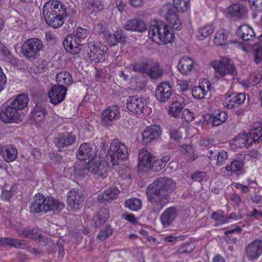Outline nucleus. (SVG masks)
I'll return each mask as SVG.
<instances>
[{"label": "nucleus", "mask_w": 262, "mask_h": 262, "mask_svg": "<svg viewBox=\"0 0 262 262\" xmlns=\"http://www.w3.org/2000/svg\"><path fill=\"white\" fill-rule=\"evenodd\" d=\"M174 187L173 181L167 177L158 178L148 186L146 193L154 212H159L169 201V193Z\"/></svg>", "instance_id": "1"}, {"label": "nucleus", "mask_w": 262, "mask_h": 262, "mask_svg": "<svg viewBox=\"0 0 262 262\" xmlns=\"http://www.w3.org/2000/svg\"><path fill=\"white\" fill-rule=\"evenodd\" d=\"M42 15L46 23L54 29L60 28L68 16L67 7L57 0H50L43 5Z\"/></svg>", "instance_id": "2"}, {"label": "nucleus", "mask_w": 262, "mask_h": 262, "mask_svg": "<svg viewBox=\"0 0 262 262\" xmlns=\"http://www.w3.org/2000/svg\"><path fill=\"white\" fill-rule=\"evenodd\" d=\"M148 35L154 42L160 45L171 43L174 39L171 27L161 22L150 26Z\"/></svg>", "instance_id": "3"}, {"label": "nucleus", "mask_w": 262, "mask_h": 262, "mask_svg": "<svg viewBox=\"0 0 262 262\" xmlns=\"http://www.w3.org/2000/svg\"><path fill=\"white\" fill-rule=\"evenodd\" d=\"M43 48L42 41L37 38H32L26 40L21 46V53L25 58L29 61H33L37 58L39 52Z\"/></svg>", "instance_id": "4"}, {"label": "nucleus", "mask_w": 262, "mask_h": 262, "mask_svg": "<svg viewBox=\"0 0 262 262\" xmlns=\"http://www.w3.org/2000/svg\"><path fill=\"white\" fill-rule=\"evenodd\" d=\"M108 153L113 165H118L121 161L125 160L128 156L127 146L118 139L112 141Z\"/></svg>", "instance_id": "5"}, {"label": "nucleus", "mask_w": 262, "mask_h": 262, "mask_svg": "<svg viewBox=\"0 0 262 262\" xmlns=\"http://www.w3.org/2000/svg\"><path fill=\"white\" fill-rule=\"evenodd\" d=\"M211 65L214 69L217 77H222L226 75L234 76L237 74L233 61L227 57H222L219 60L214 61L211 63Z\"/></svg>", "instance_id": "6"}, {"label": "nucleus", "mask_w": 262, "mask_h": 262, "mask_svg": "<svg viewBox=\"0 0 262 262\" xmlns=\"http://www.w3.org/2000/svg\"><path fill=\"white\" fill-rule=\"evenodd\" d=\"M127 108L131 112L141 114L148 115L150 112V108L147 106L146 100L138 95L129 96L126 102Z\"/></svg>", "instance_id": "7"}, {"label": "nucleus", "mask_w": 262, "mask_h": 262, "mask_svg": "<svg viewBox=\"0 0 262 262\" xmlns=\"http://www.w3.org/2000/svg\"><path fill=\"white\" fill-rule=\"evenodd\" d=\"M107 48L100 43L89 42L85 49L88 58L95 63L103 61L106 56Z\"/></svg>", "instance_id": "8"}, {"label": "nucleus", "mask_w": 262, "mask_h": 262, "mask_svg": "<svg viewBox=\"0 0 262 262\" xmlns=\"http://www.w3.org/2000/svg\"><path fill=\"white\" fill-rule=\"evenodd\" d=\"M0 119L5 123H16L20 120V114L8 101L1 109Z\"/></svg>", "instance_id": "9"}, {"label": "nucleus", "mask_w": 262, "mask_h": 262, "mask_svg": "<svg viewBox=\"0 0 262 262\" xmlns=\"http://www.w3.org/2000/svg\"><path fill=\"white\" fill-rule=\"evenodd\" d=\"M84 195L81 190L72 189L68 192L67 203L68 206L74 210L81 208L84 204Z\"/></svg>", "instance_id": "10"}, {"label": "nucleus", "mask_w": 262, "mask_h": 262, "mask_svg": "<svg viewBox=\"0 0 262 262\" xmlns=\"http://www.w3.org/2000/svg\"><path fill=\"white\" fill-rule=\"evenodd\" d=\"M172 95V86L168 82H160L157 86L155 95L157 99L160 102L168 101Z\"/></svg>", "instance_id": "11"}, {"label": "nucleus", "mask_w": 262, "mask_h": 262, "mask_svg": "<svg viewBox=\"0 0 262 262\" xmlns=\"http://www.w3.org/2000/svg\"><path fill=\"white\" fill-rule=\"evenodd\" d=\"M96 147L90 143H84L80 145L76 153L77 158L80 161L93 159L96 155Z\"/></svg>", "instance_id": "12"}, {"label": "nucleus", "mask_w": 262, "mask_h": 262, "mask_svg": "<svg viewBox=\"0 0 262 262\" xmlns=\"http://www.w3.org/2000/svg\"><path fill=\"white\" fill-rule=\"evenodd\" d=\"M67 91L66 87L60 85H55L52 86L48 93L50 102L53 104H57L62 102Z\"/></svg>", "instance_id": "13"}, {"label": "nucleus", "mask_w": 262, "mask_h": 262, "mask_svg": "<svg viewBox=\"0 0 262 262\" xmlns=\"http://www.w3.org/2000/svg\"><path fill=\"white\" fill-rule=\"evenodd\" d=\"M161 127L159 125L147 127L142 133V141L148 144L159 139L161 134Z\"/></svg>", "instance_id": "14"}, {"label": "nucleus", "mask_w": 262, "mask_h": 262, "mask_svg": "<svg viewBox=\"0 0 262 262\" xmlns=\"http://www.w3.org/2000/svg\"><path fill=\"white\" fill-rule=\"evenodd\" d=\"M246 255L249 260L257 259L262 254V240L256 239L245 248Z\"/></svg>", "instance_id": "15"}, {"label": "nucleus", "mask_w": 262, "mask_h": 262, "mask_svg": "<svg viewBox=\"0 0 262 262\" xmlns=\"http://www.w3.org/2000/svg\"><path fill=\"white\" fill-rule=\"evenodd\" d=\"M76 141L74 134L65 132L58 134L53 139V142L58 148H63L73 144Z\"/></svg>", "instance_id": "16"}, {"label": "nucleus", "mask_w": 262, "mask_h": 262, "mask_svg": "<svg viewBox=\"0 0 262 262\" xmlns=\"http://www.w3.org/2000/svg\"><path fill=\"white\" fill-rule=\"evenodd\" d=\"M47 198L42 194H36L30 206V211L32 213H39L47 212Z\"/></svg>", "instance_id": "17"}, {"label": "nucleus", "mask_w": 262, "mask_h": 262, "mask_svg": "<svg viewBox=\"0 0 262 262\" xmlns=\"http://www.w3.org/2000/svg\"><path fill=\"white\" fill-rule=\"evenodd\" d=\"M245 100L246 95L244 93H233L227 94L224 104L228 108H236L242 104Z\"/></svg>", "instance_id": "18"}, {"label": "nucleus", "mask_w": 262, "mask_h": 262, "mask_svg": "<svg viewBox=\"0 0 262 262\" xmlns=\"http://www.w3.org/2000/svg\"><path fill=\"white\" fill-rule=\"evenodd\" d=\"M71 34L66 36L63 41V46L68 52L72 54H77L81 50L83 43L75 38Z\"/></svg>", "instance_id": "19"}, {"label": "nucleus", "mask_w": 262, "mask_h": 262, "mask_svg": "<svg viewBox=\"0 0 262 262\" xmlns=\"http://www.w3.org/2000/svg\"><path fill=\"white\" fill-rule=\"evenodd\" d=\"M236 34L244 41L248 42L250 45L254 41L256 35L253 28L247 25H242L237 28Z\"/></svg>", "instance_id": "20"}, {"label": "nucleus", "mask_w": 262, "mask_h": 262, "mask_svg": "<svg viewBox=\"0 0 262 262\" xmlns=\"http://www.w3.org/2000/svg\"><path fill=\"white\" fill-rule=\"evenodd\" d=\"M177 209L175 207H171L165 209L160 216V220L164 227L170 226L178 216Z\"/></svg>", "instance_id": "21"}, {"label": "nucleus", "mask_w": 262, "mask_h": 262, "mask_svg": "<svg viewBox=\"0 0 262 262\" xmlns=\"http://www.w3.org/2000/svg\"><path fill=\"white\" fill-rule=\"evenodd\" d=\"M246 12V8L239 4H233L227 9L228 17L234 19H239L243 17Z\"/></svg>", "instance_id": "22"}, {"label": "nucleus", "mask_w": 262, "mask_h": 262, "mask_svg": "<svg viewBox=\"0 0 262 262\" xmlns=\"http://www.w3.org/2000/svg\"><path fill=\"white\" fill-rule=\"evenodd\" d=\"M110 210L107 208H102L93 216L92 225L98 228L103 225L110 217Z\"/></svg>", "instance_id": "23"}, {"label": "nucleus", "mask_w": 262, "mask_h": 262, "mask_svg": "<svg viewBox=\"0 0 262 262\" xmlns=\"http://www.w3.org/2000/svg\"><path fill=\"white\" fill-rule=\"evenodd\" d=\"M138 164L139 170L146 171L151 167L152 158L151 154L147 150H141L139 154Z\"/></svg>", "instance_id": "24"}, {"label": "nucleus", "mask_w": 262, "mask_h": 262, "mask_svg": "<svg viewBox=\"0 0 262 262\" xmlns=\"http://www.w3.org/2000/svg\"><path fill=\"white\" fill-rule=\"evenodd\" d=\"M120 117L119 108L117 105H113L107 107L101 115L103 123L118 119Z\"/></svg>", "instance_id": "25"}, {"label": "nucleus", "mask_w": 262, "mask_h": 262, "mask_svg": "<svg viewBox=\"0 0 262 262\" xmlns=\"http://www.w3.org/2000/svg\"><path fill=\"white\" fill-rule=\"evenodd\" d=\"M128 31L142 32L146 29L145 23L139 19H131L126 21L123 26Z\"/></svg>", "instance_id": "26"}, {"label": "nucleus", "mask_w": 262, "mask_h": 262, "mask_svg": "<svg viewBox=\"0 0 262 262\" xmlns=\"http://www.w3.org/2000/svg\"><path fill=\"white\" fill-rule=\"evenodd\" d=\"M209 118L207 119L208 124H211L213 126H216L222 124L227 119L228 115L226 112L218 110L215 114L208 115Z\"/></svg>", "instance_id": "27"}, {"label": "nucleus", "mask_w": 262, "mask_h": 262, "mask_svg": "<svg viewBox=\"0 0 262 262\" xmlns=\"http://www.w3.org/2000/svg\"><path fill=\"white\" fill-rule=\"evenodd\" d=\"M177 67L182 74L188 75L193 69V61L188 56L183 57L179 61Z\"/></svg>", "instance_id": "28"}, {"label": "nucleus", "mask_w": 262, "mask_h": 262, "mask_svg": "<svg viewBox=\"0 0 262 262\" xmlns=\"http://www.w3.org/2000/svg\"><path fill=\"white\" fill-rule=\"evenodd\" d=\"M83 6L85 10H91V13L95 15L97 12L101 11L104 8L102 0H84Z\"/></svg>", "instance_id": "29"}, {"label": "nucleus", "mask_w": 262, "mask_h": 262, "mask_svg": "<svg viewBox=\"0 0 262 262\" xmlns=\"http://www.w3.org/2000/svg\"><path fill=\"white\" fill-rule=\"evenodd\" d=\"M233 142L236 147L248 148L254 142L249 133L244 132L235 137L233 139Z\"/></svg>", "instance_id": "30"}, {"label": "nucleus", "mask_w": 262, "mask_h": 262, "mask_svg": "<svg viewBox=\"0 0 262 262\" xmlns=\"http://www.w3.org/2000/svg\"><path fill=\"white\" fill-rule=\"evenodd\" d=\"M210 83L208 81H202L201 85L193 88L192 95L195 99H202L205 97L206 93L210 90Z\"/></svg>", "instance_id": "31"}, {"label": "nucleus", "mask_w": 262, "mask_h": 262, "mask_svg": "<svg viewBox=\"0 0 262 262\" xmlns=\"http://www.w3.org/2000/svg\"><path fill=\"white\" fill-rule=\"evenodd\" d=\"M16 148L12 145H6L1 148V154L3 159L7 162H10L15 160L17 155Z\"/></svg>", "instance_id": "32"}, {"label": "nucleus", "mask_w": 262, "mask_h": 262, "mask_svg": "<svg viewBox=\"0 0 262 262\" xmlns=\"http://www.w3.org/2000/svg\"><path fill=\"white\" fill-rule=\"evenodd\" d=\"M165 17L167 21L171 25L174 30L180 31L182 29V24L181 20L173 9H168L166 13Z\"/></svg>", "instance_id": "33"}, {"label": "nucleus", "mask_w": 262, "mask_h": 262, "mask_svg": "<svg viewBox=\"0 0 262 262\" xmlns=\"http://www.w3.org/2000/svg\"><path fill=\"white\" fill-rule=\"evenodd\" d=\"M146 74L152 78L157 79L163 76V70L160 68L159 63L150 61L148 62Z\"/></svg>", "instance_id": "34"}, {"label": "nucleus", "mask_w": 262, "mask_h": 262, "mask_svg": "<svg viewBox=\"0 0 262 262\" xmlns=\"http://www.w3.org/2000/svg\"><path fill=\"white\" fill-rule=\"evenodd\" d=\"M8 102L14 106L18 111L25 108L29 102V98L26 94L18 95L14 99L10 100Z\"/></svg>", "instance_id": "35"}, {"label": "nucleus", "mask_w": 262, "mask_h": 262, "mask_svg": "<svg viewBox=\"0 0 262 262\" xmlns=\"http://www.w3.org/2000/svg\"><path fill=\"white\" fill-rule=\"evenodd\" d=\"M46 205L47 212L50 210L59 212L64 208V204L63 202L53 197L47 198Z\"/></svg>", "instance_id": "36"}, {"label": "nucleus", "mask_w": 262, "mask_h": 262, "mask_svg": "<svg viewBox=\"0 0 262 262\" xmlns=\"http://www.w3.org/2000/svg\"><path fill=\"white\" fill-rule=\"evenodd\" d=\"M181 153L186 156L188 162H192L198 158L197 155L194 154L193 146L191 144H183L179 146Z\"/></svg>", "instance_id": "37"}, {"label": "nucleus", "mask_w": 262, "mask_h": 262, "mask_svg": "<svg viewBox=\"0 0 262 262\" xmlns=\"http://www.w3.org/2000/svg\"><path fill=\"white\" fill-rule=\"evenodd\" d=\"M249 133L254 143L260 142L262 141V123H253L252 128Z\"/></svg>", "instance_id": "38"}, {"label": "nucleus", "mask_w": 262, "mask_h": 262, "mask_svg": "<svg viewBox=\"0 0 262 262\" xmlns=\"http://www.w3.org/2000/svg\"><path fill=\"white\" fill-rule=\"evenodd\" d=\"M56 79L58 82L57 85H70L73 83L71 75L68 72L62 71L58 73L56 76Z\"/></svg>", "instance_id": "39"}, {"label": "nucleus", "mask_w": 262, "mask_h": 262, "mask_svg": "<svg viewBox=\"0 0 262 262\" xmlns=\"http://www.w3.org/2000/svg\"><path fill=\"white\" fill-rule=\"evenodd\" d=\"M244 167V162L241 160H234L229 165L225 167V169L227 171L233 172H243Z\"/></svg>", "instance_id": "40"}, {"label": "nucleus", "mask_w": 262, "mask_h": 262, "mask_svg": "<svg viewBox=\"0 0 262 262\" xmlns=\"http://www.w3.org/2000/svg\"><path fill=\"white\" fill-rule=\"evenodd\" d=\"M184 105L183 102L176 101L173 102L169 107V114L174 118L179 117Z\"/></svg>", "instance_id": "41"}, {"label": "nucleus", "mask_w": 262, "mask_h": 262, "mask_svg": "<svg viewBox=\"0 0 262 262\" xmlns=\"http://www.w3.org/2000/svg\"><path fill=\"white\" fill-rule=\"evenodd\" d=\"M228 36V32L223 29L220 30L215 34L214 42L217 46H223L226 45Z\"/></svg>", "instance_id": "42"}, {"label": "nucleus", "mask_w": 262, "mask_h": 262, "mask_svg": "<svg viewBox=\"0 0 262 262\" xmlns=\"http://www.w3.org/2000/svg\"><path fill=\"white\" fill-rule=\"evenodd\" d=\"M120 193L116 187H110L105 190L102 195V199L107 201L116 199Z\"/></svg>", "instance_id": "43"}, {"label": "nucleus", "mask_w": 262, "mask_h": 262, "mask_svg": "<svg viewBox=\"0 0 262 262\" xmlns=\"http://www.w3.org/2000/svg\"><path fill=\"white\" fill-rule=\"evenodd\" d=\"M125 206L131 210L134 211H138L142 207V202L137 198H130L126 200Z\"/></svg>", "instance_id": "44"}, {"label": "nucleus", "mask_w": 262, "mask_h": 262, "mask_svg": "<svg viewBox=\"0 0 262 262\" xmlns=\"http://www.w3.org/2000/svg\"><path fill=\"white\" fill-rule=\"evenodd\" d=\"M190 0H173V7L178 12H184L189 8Z\"/></svg>", "instance_id": "45"}, {"label": "nucleus", "mask_w": 262, "mask_h": 262, "mask_svg": "<svg viewBox=\"0 0 262 262\" xmlns=\"http://www.w3.org/2000/svg\"><path fill=\"white\" fill-rule=\"evenodd\" d=\"M253 51L254 53V61L259 63L262 61V43L258 42V40L253 46Z\"/></svg>", "instance_id": "46"}, {"label": "nucleus", "mask_w": 262, "mask_h": 262, "mask_svg": "<svg viewBox=\"0 0 262 262\" xmlns=\"http://www.w3.org/2000/svg\"><path fill=\"white\" fill-rule=\"evenodd\" d=\"M72 36L83 43V40L86 38L89 35V31L81 27H78L73 34H71ZM75 40V39H74Z\"/></svg>", "instance_id": "47"}, {"label": "nucleus", "mask_w": 262, "mask_h": 262, "mask_svg": "<svg viewBox=\"0 0 262 262\" xmlns=\"http://www.w3.org/2000/svg\"><path fill=\"white\" fill-rule=\"evenodd\" d=\"M216 163V165L218 166L224 165L228 159V154L225 150L222 149L215 152Z\"/></svg>", "instance_id": "48"}, {"label": "nucleus", "mask_w": 262, "mask_h": 262, "mask_svg": "<svg viewBox=\"0 0 262 262\" xmlns=\"http://www.w3.org/2000/svg\"><path fill=\"white\" fill-rule=\"evenodd\" d=\"M38 233V232L36 230L26 227L21 232H19L18 235L34 240L36 238Z\"/></svg>", "instance_id": "49"}, {"label": "nucleus", "mask_w": 262, "mask_h": 262, "mask_svg": "<svg viewBox=\"0 0 262 262\" xmlns=\"http://www.w3.org/2000/svg\"><path fill=\"white\" fill-rule=\"evenodd\" d=\"M113 232V228L110 225H106L103 230H101L97 235V238L101 241H104L111 236Z\"/></svg>", "instance_id": "50"}, {"label": "nucleus", "mask_w": 262, "mask_h": 262, "mask_svg": "<svg viewBox=\"0 0 262 262\" xmlns=\"http://www.w3.org/2000/svg\"><path fill=\"white\" fill-rule=\"evenodd\" d=\"M199 31L201 34L199 36L200 40H203L213 33V29L211 26H205L200 28Z\"/></svg>", "instance_id": "51"}, {"label": "nucleus", "mask_w": 262, "mask_h": 262, "mask_svg": "<svg viewBox=\"0 0 262 262\" xmlns=\"http://www.w3.org/2000/svg\"><path fill=\"white\" fill-rule=\"evenodd\" d=\"M84 165L87 172H90L92 173H97L98 172L99 166L98 164L95 163L93 161H90L89 162L85 163Z\"/></svg>", "instance_id": "52"}, {"label": "nucleus", "mask_w": 262, "mask_h": 262, "mask_svg": "<svg viewBox=\"0 0 262 262\" xmlns=\"http://www.w3.org/2000/svg\"><path fill=\"white\" fill-rule=\"evenodd\" d=\"M181 118L186 122H191L194 119V113L189 109H184L182 112Z\"/></svg>", "instance_id": "53"}, {"label": "nucleus", "mask_w": 262, "mask_h": 262, "mask_svg": "<svg viewBox=\"0 0 262 262\" xmlns=\"http://www.w3.org/2000/svg\"><path fill=\"white\" fill-rule=\"evenodd\" d=\"M194 249V245L192 243H186L182 246L177 251L179 254L191 253Z\"/></svg>", "instance_id": "54"}, {"label": "nucleus", "mask_w": 262, "mask_h": 262, "mask_svg": "<svg viewBox=\"0 0 262 262\" xmlns=\"http://www.w3.org/2000/svg\"><path fill=\"white\" fill-rule=\"evenodd\" d=\"M148 66V62H138L133 64V70L135 72H140L142 73H146Z\"/></svg>", "instance_id": "55"}, {"label": "nucleus", "mask_w": 262, "mask_h": 262, "mask_svg": "<svg viewBox=\"0 0 262 262\" xmlns=\"http://www.w3.org/2000/svg\"><path fill=\"white\" fill-rule=\"evenodd\" d=\"M8 245L15 248H24L26 245L20 240L14 238L8 237Z\"/></svg>", "instance_id": "56"}, {"label": "nucleus", "mask_w": 262, "mask_h": 262, "mask_svg": "<svg viewBox=\"0 0 262 262\" xmlns=\"http://www.w3.org/2000/svg\"><path fill=\"white\" fill-rule=\"evenodd\" d=\"M250 8L255 11H262V0H249Z\"/></svg>", "instance_id": "57"}, {"label": "nucleus", "mask_w": 262, "mask_h": 262, "mask_svg": "<svg viewBox=\"0 0 262 262\" xmlns=\"http://www.w3.org/2000/svg\"><path fill=\"white\" fill-rule=\"evenodd\" d=\"M164 167L165 165L163 164L162 161L158 159L154 161V162H151V167L149 168V169H151L152 171H160Z\"/></svg>", "instance_id": "58"}, {"label": "nucleus", "mask_w": 262, "mask_h": 262, "mask_svg": "<svg viewBox=\"0 0 262 262\" xmlns=\"http://www.w3.org/2000/svg\"><path fill=\"white\" fill-rule=\"evenodd\" d=\"M84 164H77L74 167V172L75 174L80 177L84 176L87 173V170L85 169Z\"/></svg>", "instance_id": "59"}, {"label": "nucleus", "mask_w": 262, "mask_h": 262, "mask_svg": "<svg viewBox=\"0 0 262 262\" xmlns=\"http://www.w3.org/2000/svg\"><path fill=\"white\" fill-rule=\"evenodd\" d=\"M223 212L222 210H217V211L212 213L211 217L215 221L222 222V223H225L226 222L225 219L223 215Z\"/></svg>", "instance_id": "60"}, {"label": "nucleus", "mask_w": 262, "mask_h": 262, "mask_svg": "<svg viewBox=\"0 0 262 262\" xmlns=\"http://www.w3.org/2000/svg\"><path fill=\"white\" fill-rule=\"evenodd\" d=\"M206 177V173L205 172L199 171L193 173L191 178L195 181L201 182Z\"/></svg>", "instance_id": "61"}, {"label": "nucleus", "mask_w": 262, "mask_h": 262, "mask_svg": "<svg viewBox=\"0 0 262 262\" xmlns=\"http://www.w3.org/2000/svg\"><path fill=\"white\" fill-rule=\"evenodd\" d=\"M114 33L115 39L117 40V43H122L126 41V38L125 35L123 34L122 31L121 30H117Z\"/></svg>", "instance_id": "62"}, {"label": "nucleus", "mask_w": 262, "mask_h": 262, "mask_svg": "<svg viewBox=\"0 0 262 262\" xmlns=\"http://www.w3.org/2000/svg\"><path fill=\"white\" fill-rule=\"evenodd\" d=\"M190 81L188 80L179 79L177 80V84L180 86V91H186L189 86Z\"/></svg>", "instance_id": "63"}, {"label": "nucleus", "mask_w": 262, "mask_h": 262, "mask_svg": "<svg viewBox=\"0 0 262 262\" xmlns=\"http://www.w3.org/2000/svg\"><path fill=\"white\" fill-rule=\"evenodd\" d=\"M104 35L107 42L111 46H114L117 44V40L115 39L114 33H105Z\"/></svg>", "instance_id": "64"}]
</instances>
